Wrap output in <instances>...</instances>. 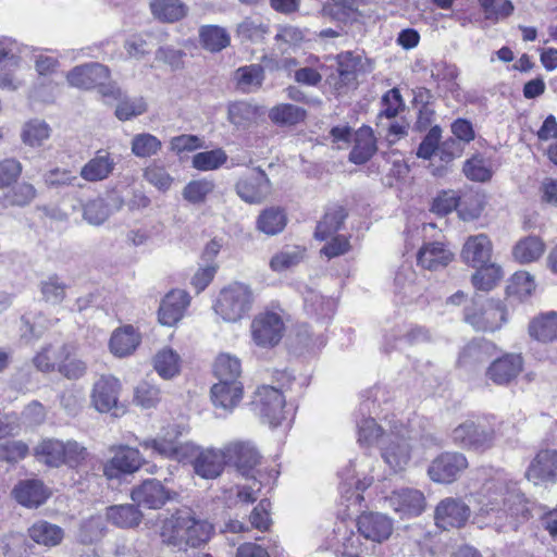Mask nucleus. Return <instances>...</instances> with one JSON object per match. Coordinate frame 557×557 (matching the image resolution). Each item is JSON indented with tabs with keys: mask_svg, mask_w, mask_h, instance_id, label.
I'll return each instance as SVG.
<instances>
[{
	"mask_svg": "<svg viewBox=\"0 0 557 557\" xmlns=\"http://www.w3.org/2000/svg\"><path fill=\"white\" fill-rule=\"evenodd\" d=\"M475 523L480 528H492L498 533L516 531L530 516L524 494L518 483L504 472H497L483 483L475 495Z\"/></svg>",
	"mask_w": 557,
	"mask_h": 557,
	"instance_id": "1",
	"label": "nucleus"
},
{
	"mask_svg": "<svg viewBox=\"0 0 557 557\" xmlns=\"http://www.w3.org/2000/svg\"><path fill=\"white\" fill-rule=\"evenodd\" d=\"M212 530L211 524L196 519L190 511L178 510L163 521L160 535L164 543L184 549L187 546L197 547L206 543Z\"/></svg>",
	"mask_w": 557,
	"mask_h": 557,
	"instance_id": "2",
	"label": "nucleus"
},
{
	"mask_svg": "<svg viewBox=\"0 0 557 557\" xmlns=\"http://www.w3.org/2000/svg\"><path fill=\"white\" fill-rule=\"evenodd\" d=\"M371 471L372 458L364 454L351 460L342 472L343 482L339 490L347 510L358 512L361 509L362 492L372 483V478L369 475Z\"/></svg>",
	"mask_w": 557,
	"mask_h": 557,
	"instance_id": "3",
	"label": "nucleus"
},
{
	"mask_svg": "<svg viewBox=\"0 0 557 557\" xmlns=\"http://www.w3.org/2000/svg\"><path fill=\"white\" fill-rule=\"evenodd\" d=\"M253 301L251 287L245 283L234 282L220 290L213 310L223 321L235 323L248 314Z\"/></svg>",
	"mask_w": 557,
	"mask_h": 557,
	"instance_id": "4",
	"label": "nucleus"
},
{
	"mask_svg": "<svg viewBox=\"0 0 557 557\" xmlns=\"http://www.w3.org/2000/svg\"><path fill=\"white\" fill-rule=\"evenodd\" d=\"M414 437L404 424L391 425L389 433L381 442V456L393 472L404 471L409 465Z\"/></svg>",
	"mask_w": 557,
	"mask_h": 557,
	"instance_id": "5",
	"label": "nucleus"
},
{
	"mask_svg": "<svg viewBox=\"0 0 557 557\" xmlns=\"http://www.w3.org/2000/svg\"><path fill=\"white\" fill-rule=\"evenodd\" d=\"M506 310L499 301L474 297L465 308V321L475 331L495 332L506 322Z\"/></svg>",
	"mask_w": 557,
	"mask_h": 557,
	"instance_id": "6",
	"label": "nucleus"
},
{
	"mask_svg": "<svg viewBox=\"0 0 557 557\" xmlns=\"http://www.w3.org/2000/svg\"><path fill=\"white\" fill-rule=\"evenodd\" d=\"M189 448L184 463H190L198 476L213 480L222 474L226 465L224 446L220 449L203 448L190 443Z\"/></svg>",
	"mask_w": 557,
	"mask_h": 557,
	"instance_id": "7",
	"label": "nucleus"
},
{
	"mask_svg": "<svg viewBox=\"0 0 557 557\" xmlns=\"http://www.w3.org/2000/svg\"><path fill=\"white\" fill-rule=\"evenodd\" d=\"M285 396L283 392L271 385H262L255 393L252 406L263 423L275 428L285 419Z\"/></svg>",
	"mask_w": 557,
	"mask_h": 557,
	"instance_id": "8",
	"label": "nucleus"
},
{
	"mask_svg": "<svg viewBox=\"0 0 557 557\" xmlns=\"http://www.w3.org/2000/svg\"><path fill=\"white\" fill-rule=\"evenodd\" d=\"M226 465L236 469L245 476L257 480L259 475L258 466L261 463V455L253 443L249 441H234L224 445Z\"/></svg>",
	"mask_w": 557,
	"mask_h": 557,
	"instance_id": "9",
	"label": "nucleus"
},
{
	"mask_svg": "<svg viewBox=\"0 0 557 557\" xmlns=\"http://www.w3.org/2000/svg\"><path fill=\"white\" fill-rule=\"evenodd\" d=\"M285 324L282 315L275 311L258 313L250 324V333L253 343L262 348L276 346L284 334Z\"/></svg>",
	"mask_w": 557,
	"mask_h": 557,
	"instance_id": "10",
	"label": "nucleus"
},
{
	"mask_svg": "<svg viewBox=\"0 0 557 557\" xmlns=\"http://www.w3.org/2000/svg\"><path fill=\"white\" fill-rule=\"evenodd\" d=\"M495 432L480 421L466 420L451 431L455 445L474 450H485L494 444Z\"/></svg>",
	"mask_w": 557,
	"mask_h": 557,
	"instance_id": "11",
	"label": "nucleus"
},
{
	"mask_svg": "<svg viewBox=\"0 0 557 557\" xmlns=\"http://www.w3.org/2000/svg\"><path fill=\"white\" fill-rule=\"evenodd\" d=\"M71 86L89 89L99 87L103 96L114 95L112 86H107L110 78L109 69L100 63H87L74 67L66 76Z\"/></svg>",
	"mask_w": 557,
	"mask_h": 557,
	"instance_id": "12",
	"label": "nucleus"
},
{
	"mask_svg": "<svg viewBox=\"0 0 557 557\" xmlns=\"http://www.w3.org/2000/svg\"><path fill=\"white\" fill-rule=\"evenodd\" d=\"M469 467L467 457L457 451H446L432 460L428 468L430 479L435 483L450 484Z\"/></svg>",
	"mask_w": 557,
	"mask_h": 557,
	"instance_id": "13",
	"label": "nucleus"
},
{
	"mask_svg": "<svg viewBox=\"0 0 557 557\" xmlns=\"http://www.w3.org/2000/svg\"><path fill=\"white\" fill-rule=\"evenodd\" d=\"M235 191L247 203H261L271 193V182L263 170L255 168L238 178Z\"/></svg>",
	"mask_w": 557,
	"mask_h": 557,
	"instance_id": "14",
	"label": "nucleus"
},
{
	"mask_svg": "<svg viewBox=\"0 0 557 557\" xmlns=\"http://www.w3.org/2000/svg\"><path fill=\"white\" fill-rule=\"evenodd\" d=\"M122 389L120 380L113 375H101L92 385L90 404L98 412L119 411V397Z\"/></svg>",
	"mask_w": 557,
	"mask_h": 557,
	"instance_id": "15",
	"label": "nucleus"
},
{
	"mask_svg": "<svg viewBox=\"0 0 557 557\" xmlns=\"http://www.w3.org/2000/svg\"><path fill=\"white\" fill-rule=\"evenodd\" d=\"M385 503L400 518L418 517L426 508L424 494L412 487H401L393 491L389 496L385 497Z\"/></svg>",
	"mask_w": 557,
	"mask_h": 557,
	"instance_id": "16",
	"label": "nucleus"
},
{
	"mask_svg": "<svg viewBox=\"0 0 557 557\" xmlns=\"http://www.w3.org/2000/svg\"><path fill=\"white\" fill-rule=\"evenodd\" d=\"M524 475L534 485L555 483L557 481V450H540L530 461Z\"/></svg>",
	"mask_w": 557,
	"mask_h": 557,
	"instance_id": "17",
	"label": "nucleus"
},
{
	"mask_svg": "<svg viewBox=\"0 0 557 557\" xmlns=\"http://www.w3.org/2000/svg\"><path fill=\"white\" fill-rule=\"evenodd\" d=\"M470 513V507L463 500L447 497L436 506L434 518L438 528L444 530L459 529L467 523Z\"/></svg>",
	"mask_w": 557,
	"mask_h": 557,
	"instance_id": "18",
	"label": "nucleus"
},
{
	"mask_svg": "<svg viewBox=\"0 0 557 557\" xmlns=\"http://www.w3.org/2000/svg\"><path fill=\"white\" fill-rule=\"evenodd\" d=\"M113 457L104 465L103 473L108 479H117L121 474L136 472L143 465L138 449L129 446L112 447Z\"/></svg>",
	"mask_w": 557,
	"mask_h": 557,
	"instance_id": "19",
	"label": "nucleus"
},
{
	"mask_svg": "<svg viewBox=\"0 0 557 557\" xmlns=\"http://www.w3.org/2000/svg\"><path fill=\"white\" fill-rule=\"evenodd\" d=\"M131 498L138 507L160 509L172 498V493L160 481L150 479L134 487Z\"/></svg>",
	"mask_w": 557,
	"mask_h": 557,
	"instance_id": "20",
	"label": "nucleus"
},
{
	"mask_svg": "<svg viewBox=\"0 0 557 557\" xmlns=\"http://www.w3.org/2000/svg\"><path fill=\"white\" fill-rule=\"evenodd\" d=\"M492 256L493 243L484 233L469 236L460 252L462 261L473 269L486 265L491 262Z\"/></svg>",
	"mask_w": 557,
	"mask_h": 557,
	"instance_id": "21",
	"label": "nucleus"
},
{
	"mask_svg": "<svg viewBox=\"0 0 557 557\" xmlns=\"http://www.w3.org/2000/svg\"><path fill=\"white\" fill-rule=\"evenodd\" d=\"M522 369L521 355L505 354L492 361L486 370V377L496 385H507L518 377Z\"/></svg>",
	"mask_w": 557,
	"mask_h": 557,
	"instance_id": "22",
	"label": "nucleus"
},
{
	"mask_svg": "<svg viewBox=\"0 0 557 557\" xmlns=\"http://www.w3.org/2000/svg\"><path fill=\"white\" fill-rule=\"evenodd\" d=\"M74 350V346L69 343L53 342L45 344L34 356L33 363L35 368L44 373L58 371L60 363L67 358Z\"/></svg>",
	"mask_w": 557,
	"mask_h": 557,
	"instance_id": "23",
	"label": "nucleus"
},
{
	"mask_svg": "<svg viewBox=\"0 0 557 557\" xmlns=\"http://www.w3.org/2000/svg\"><path fill=\"white\" fill-rule=\"evenodd\" d=\"M123 206L124 199L119 194H112L109 201L98 197L88 200L83 206V218L88 224L99 226L109 219L113 211L121 210Z\"/></svg>",
	"mask_w": 557,
	"mask_h": 557,
	"instance_id": "24",
	"label": "nucleus"
},
{
	"mask_svg": "<svg viewBox=\"0 0 557 557\" xmlns=\"http://www.w3.org/2000/svg\"><path fill=\"white\" fill-rule=\"evenodd\" d=\"M359 533L367 540L381 543L387 540L393 532L392 520L377 512L362 513L357 521Z\"/></svg>",
	"mask_w": 557,
	"mask_h": 557,
	"instance_id": "25",
	"label": "nucleus"
},
{
	"mask_svg": "<svg viewBox=\"0 0 557 557\" xmlns=\"http://www.w3.org/2000/svg\"><path fill=\"white\" fill-rule=\"evenodd\" d=\"M190 298L185 290L170 292L162 300L159 308V321L161 324L172 326L184 315Z\"/></svg>",
	"mask_w": 557,
	"mask_h": 557,
	"instance_id": "26",
	"label": "nucleus"
},
{
	"mask_svg": "<svg viewBox=\"0 0 557 557\" xmlns=\"http://www.w3.org/2000/svg\"><path fill=\"white\" fill-rule=\"evenodd\" d=\"M243 398L240 381H219L211 387V400L215 408L231 412Z\"/></svg>",
	"mask_w": 557,
	"mask_h": 557,
	"instance_id": "27",
	"label": "nucleus"
},
{
	"mask_svg": "<svg viewBox=\"0 0 557 557\" xmlns=\"http://www.w3.org/2000/svg\"><path fill=\"white\" fill-rule=\"evenodd\" d=\"M431 336L426 330L421 326L411 329H396L385 335L384 349L391 351L394 349L404 350L409 346L430 341Z\"/></svg>",
	"mask_w": 557,
	"mask_h": 557,
	"instance_id": "28",
	"label": "nucleus"
},
{
	"mask_svg": "<svg viewBox=\"0 0 557 557\" xmlns=\"http://www.w3.org/2000/svg\"><path fill=\"white\" fill-rule=\"evenodd\" d=\"M15 500L24 507H38L46 502L49 492L39 480H24L17 483L13 491Z\"/></svg>",
	"mask_w": 557,
	"mask_h": 557,
	"instance_id": "29",
	"label": "nucleus"
},
{
	"mask_svg": "<svg viewBox=\"0 0 557 557\" xmlns=\"http://www.w3.org/2000/svg\"><path fill=\"white\" fill-rule=\"evenodd\" d=\"M115 160L107 150H98L82 169L79 175L87 182H99L108 178L115 169Z\"/></svg>",
	"mask_w": 557,
	"mask_h": 557,
	"instance_id": "30",
	"label": "nucleus"
},
{
	"mask_svg": "<svg viewBox=\"0 0 557 557\" xmlns=\"http://www.w3.org/2000/svg\"><path fill=\"white\" fill-rule=\"evenodd\" d=\"M394 286L395 293L408 301L419 298L424 289L422 281L418 280L411 264H403L398 269L394 278Z\"/></svg>",
	"mask_w": 557,
	"mask_h": 557,
	"instance_id": "31",
	"label": "nucleus"
},
{
	"mask_svg": "<svg viewBox=\"0 0 557 557\" xmlns=\"http://www.w3.org/2000/svg\"><path fill=\"white\" fill-rule=\"evenodd\" d=\"M418 263L428 270L435 271L447 267L454 259V253L442 243L424 244L417 256Z\"/></svg>",
	"mask_w": 557,
	"mask_h": 557,
	"instance_id": "32",
	"label": "nucleus"
},
{
	"mask_svg": "<svg viewBox=\"0 0 557 557\" xmlns=\"http://www.w3.org/2000/svg\"><path fill=\"white\" fill-rule=\"evenodd\" d=\"M376 139L369 126H362L355 132L354 146L349 153V161L355 164H363L376 152Z\"/></svg>",
	"mask_w": 557,
	"mask_h": 557,
	"instance_id": "33",
	"label": "nucleus"
},
{
	"mask_svg": "<svg viewBox=\"0 0 557 557\" xmlns=\"http://www.w3.org/2000/svg\"><path fill=\"white\" fill-rule=\"evenodd\" d=\"M140 341V334L133 325H124L112 333L109 347L114 356L122 358L132 355Z\"/></svg>",
	"mask_w": 557,
	"mask_h": 557,
	"instance_id": "34",
	"label": "nucleus"
},
{
	"mask_svg": "<svg viewBox=\"0 0 557 557\" xmlns=\"http://www.w3.org/2000/svg\"><path fill=\"white\" fill-rule=\"evenodd\" d=\"M140 445L161 457L185 462L190 443H181L177 441L166 440L162 437L145 440Z\"/></svg>",
	"mask_w": 557,
	"mask_h": 557,
	"instance_id": "35",
	"label": "nucleus"
},
{
	"mask_svg": "<svg viewBox=\"0 0 557 557\" xmlns=\"http://www.w3.org/2000/svg\"><path fill=\"white\" fill-rule=\"evenodd\" d=\"M529 334L542 343L557 341V312L548 311L535 317L529 324Z\"/></svg>",
	"mask_w": 557,
	"mask_h": 557,
	"instance_id": "36",
	"label": "nucleus"
},
{
	"mask_svg": "<svg viewBox=\"0 0 557 557\" xmlns=\"http://www.w3.org/2000/svg\"><path fill=\"white\" fill-rule=\"evenodd\" d=\"M286 224L287 215L285 210L280 207H269L258 215L256 227L268 236H274L282 233Z\"/></svg>",
	"mask_w": 557,
	"mask_h": 557,
	"instance_id": "37",
	"label": "nucleus"
},
{
	"mask_svg": "<svg viewBox=\"0 0 557 557\" xmlns=\"http://www.w3.org/2000/svg\"><path fill=\"white\" fill-rule=\"evenodd\" d=\"M152 362L153 369L163 380H171L181 372V356L171 347H163L158 350Z\"/></svg>",
	"mask_w": 557,
	"mask_h": 557,
	"instance_id": "38",
	"label": "nucleus"
},
{
	"mask_svg": "<svg viewBox=\"0 0 557 557\" xmlns=\"http://www.w3.org/2000/svg\"><path fill=\"white\" fill-rule=\"evenodd\" d=\"M106 518L117 528L129 529L140 523L143 515L135 505L125 504L108 507Z\"/></svg>",
	"mask_w": 557,
	"mask_h": 557,
	"instance_id": "39",
	"label": "nucleus"
},
{
	"mask_svg": "<svg viewBox=\"0 0 557 557\" xmlns=\"http://www.w3.org/2000/svg\"><path fill=\"white\" fill-rule=\"evenodd\" d=\"M35 456L45 465L59 468L64 465V442L53 438L44 440L36 446Z\"/></svg>",
	"mask_w": 557,
	"mask_h": 557,
	"instance_id": "40",
	"label": "nucleus"
},
{
	"mask_svg": "<svg viewBox=\"0 0 557 557\" xmlns=\"http://www.w3.org/2000/svg\"><path fill=\"white\" fill-rule=\"evenodd\" d=\"M150 11L159 21L173 23L186 15L187 8L181 0H152Z\"/></svg>",
	"mask_w": 557,
	"mask_h": 557,
	"instance_id": "41",
	"label": "nucleus"
},
{
	"mask_svg": "<svg viewBox=\"0 0 557 557\" xmlns=\"http://www.w3.org/2000/svg\"><path fill=\"white\" fill-rule=\"evenodd\" d=\"M362 69L363 60L360 54L347 51L337 55V73L344 85L355 84L357 75Z\"/></svg>",
	"mask_w": 557,
	"mask_h": 557,
	"instance_id": "42",
	"label": "nucleus"
},
{
	"mask_svg": "<svg viewBox=\"0 0 557 557\" xmlns=\"http://www.w3.org/2000/svg\"><path fill=\"white\" fill-rule=\"evenodd\" d=\"M306 249L300 246H285L273 255L270 260V269L273 272H283L298 265L304 257Z\"/></svg>",
	"mask_w": 557,
	"mask_h": 557,
	"instance_id": "43",
	"label": "nucleus"
},
{
	"mask_svg": "<svg viewBox=\"0 0 557 557\" xmlns=\"http://www.w3.org/2000/svg\"><path fill=\"white\" fill-rule=\"evenodd\" d=\"M29 537L38 544L45 546H55L63 539V530L57 524L48 521H38L28 529Z\"/></svg>",
	"mask_w": 557,
	"mask_h": 557,
	"instance_id": "44",
	"label": "nucleus"
},
{
	"mask_svg": "<svg viewBox=\"0 0 557 557\" xmlns=\"http://www.w3.org/2000/svg\"><path fill=\"white\" fill-rule=\"evenodd\" d=\"M545 251V244L536 236H528L520 239L512 249L513 258L520 263H529L537 260Z\"/></svg>",
	"mask_w": 557,
	"mask_h": 557,
	"instance_id": "45",
	"label": "nucleus"
},
{
	"mask_svg": "<svg viewBox=\"0 0 557 557\" xmlns=\"http://www.w3.org/2000/svg\"><path fill=\"white\" fill-rule=\"evenodd\" d=\"M306 117V111L295 104L281 103L274 106L269 111V119L272 123L280 126H293L302 122Z\"/></svg>",
	"mask_w": 557,
	"mask_h": 557,
	"instance_id": "46",
	"label": "nucleus"
},
{
	"mask_svg": "<svg viewBox=\"0 0 557 557\" xmlns=\"http://www.w3.org/2000/svg\"><path fill=\"white\" fill-rule=\"evenodd\" d=\"M337 545L335 553L337 557H359L361 545L359 535L349 530L343 522L335 530Z\"/></svg>",
	"mask_w": 557,
	"mask_h": 557,
	"instance_id": "47",
	"label": "nucleus"
},
{
	"mask_svg": "<svg viewBox=\"0 0 557 557\" xmlns=\"http://www.w3.org/2000/svg\"><path fill=\"white\" fill-rule=\"evenodd\" d=\"M200 41L205 49L219 52L231 42V37L225 28L218 25H205L199 30Z\"/></svg>",
	"mask_w": 557,
	"mask_h": 557,
	"instance_id": "48",
	"label": "nucleus"
},
{
	"mask_svg": "<svg viewBox=\"0 0 557 557\" xmlns=\"http://www.w3.org/2000/svg\"><path fill=\"white\" fill-rule=\"evenodd\" d=\"M37 196V189L30 183L23 182L8 190L1 198L0 203L8 207L28 206Z\"/></svg>",
	"mask_w": 557,
	"mask_h": 557,
	"instance_id": "49",
	"label": "nucleus"
},
{
	"mask_svg": "<svg viewBox=\"0 0 557 557\" xmlns=\"http://www.w3.org/2000/svg\"><path fill=\"white\" fill-rule=\"evenodd\" d=\"M51 135V128L42 120L34 119L23 126L21 138L29 147H40Z\"/></svg>",
	"mask_w": 557,
	"mask_h": 557,
	"instance_id": "50",
	"label": "nucleus"
},
{
	"mask_svg": "<svg viewBox=\"0 0 557 557\" xmlns=\"http://www.w3.org/2000/svg\"><path fill=\"white\" fill-rule=\"evenodd\" d=\"M485 207L484 196L476 191H467L459 196L458 214L463 221L478 219Z\"/></svg>",
	"mask_w": 557,
	"mask_h": 557,
	"instance_id": "51",
	"label": "nucleus"
},
{
	"mask_svg": "<svg viewBox=\"0 0 557 557\" xmlns=\"http://www.w3.org/2000/svg\"><path fill=\"white\" fill-rule=\"evenodd\" d=\"M66 289V283L57 274L47 276L39 284L42 299L51 305L61 304L65 299Z\"/></svg>",
	"mask_w": 557,
	"mask_h": 557,
	"instance_id": "52",
	"label": "nucleus"
},
{
	"mask_svg": "<svg viewBox=\"0 0 557 557\" xmlns=\"http://www.w3.org/2000/svg\"><path fill=\"white\" fill-rule=\"evenodd\" d=\"M235 79L238 88L243 91L250 92L257 90L264 79L263 67L260 64L242 66L235 72Z\"/></svg>",
	"mask_w": 557,
	"mask_h": 557,
	"instance_id": "53",
	"label": "nucleus"
},
{
	"mask_svg": "<svg viewBox=\"0 0 557 557\" xmlns=\"http://www.w3.org/2000/svg\"><path fill=\"white\" fill-rule=\"evenodd\" d=\"M215 183L212 180H193L183 188V198L191 205H202L209 195L213 193Z\"/></svg>",
	"mask_w": 557,
	"mask_h": 557,
	"instance_id": "54",
	"label": "nucleus"
},
{
	"mask_svg": "<svg viewBox=\"0 0 557 557\" xmlns=\"http://www.w3.org/2000/svg\"><path fill=\"white\" fill-rule=\"evenodd\" d=\"M495 346L485 339L473 341L469 343L460 352L458 362L461 366L483 362L492 355Z\"/></svg>",
	"mask_w": 557,
	"mask_h": 557,
	"instance_id": "55",
	"label": "nucleus"
},
{
	"mask_svg": "<svg viewBox=\"0 0 557 557\" xmlns=\"http://www.w3.org/2000/svg\"><path fill=\"white\" fill-rule=\"evenodd\" d=\"M240 360L231 354H220L214 362V375L219 381H239Z\"/></svg>",
	"mask_w": 557,
	"mask_h": 557,
	"instance_id": "56",
	"label": "nucleus"
},
{
	"mask_svg": "<svg viewBox=\"0 0 557 557\" xmlns=\"http://www.w3.org/2000/svg\"><path fill=\"white\" fill-rule=\"evenodd\" d=\"M472 284L480 290H491L503 277L500 265L488 262L486 265L475 268Z\"/></svg>",
	"mask_w": 557,
	"mask_h": 557,
	"instance_id": "57",
	"label": "nucleus"
},
{
	"mask_svg": "<svg viewBox=\"0 0 557 557\" xmlns=\"http://www.w3.org/2000/svg\"><path fill=\"white\" fill-rule=\"evenodd\" d=\"M227 114L233 125L247 128L256 121L258 109L248 102L237 101L228 106Z\"/></svg>",
	"mask_w": 557,
	"mask_h": 557,
	"instance_id": "58",
	"label": "nucleus"
},
{
	"mask_svg": "<svg viewBox=\"0 0 557 557\" xmlns=\"http://www.w3.org/2000/svg\"><path fill=\"white\" fill-rule=\"evenodd\" d=\"M346 213L343 208L327 211L317 225L314 236L317 239L326 240L333 236L343 225Z\"/></svg>",
	"mask_w": 557,
	"mask_h": 557,
	"instance_id": "59",
	"label": "nucleus"
},
{
	"mask_svg": "<svg viewBox=\"0 0 557 557\" xmlns=\"http://www.w3.org/2000/svg\"><path fill=\"white\" fill-rule=\"evenodd\" d=\"M227 161V154L222 148L198 152L193 156L191 165L202 172L218 170Z\"/></svg>",
	"mask_w": 557,
	"mask_h": 557,
	"instance_id": "60",
	"label": "nucleus"
},
{
	"mask_svg": "<svg viewBox=\"0 0 557 557\" xmlns=\"http://www.w3.org/2000/svg\"><path fill=\"white\" fill-rule=\"evenodd\" d=\"M162 147L161 140L152 134L140 133L133 137L132 153L138 158H148L157 154Z\"/></svg>",
	"mask_w": 557,
	"mask_h": 557,
	"instance_id": "61",
	"label": "nucleus"
},
{
	"mask_svg": "<svg viewBox=\"0 0 557 557\" xmlns=\"http://www.w3.org/2000/svg\"><path fill=\"white\" fill-rule=\"evenodd\" d=\"M463 173L471 181L487 182L493 175L491 161L482 156H473L465 162Z\"/></svg>",
	"mask_w": 557,
	"mask_h": 557,
	"instance_id": "62",
	"label": "nucleus"
},
{
	"mask_svg": "<svg viewBox=\"0 0 557 557\" xmlns=\"http://www.w3.org/2000/svg\"><path fill=\"white\" fill-rule=\"evenodd\" d=\"M358 442L364 445H373L379 440L386 438L383 429L371 417H362L357 420Z\"/></svg>",
	"mask_w": 557,
	"mask_h": 557,
	"instance_id": "63",
	"label": "nucleus"
},
{
	"mask_svg": "<svg viewBox=\"0 0 557 557\" xmlns=\"http://www.w3.org/2000/svg\"><path fill=\"white\" fill-rule=\"evenodd\" d=\"M21 63L18 44L8 37H0V70L17 69Z\"/></svg>",
	"mask_w": 557,
	"mask_h": 557,
	"instance_id": "64",
	"label": "nucleus"
}]
</instances>
